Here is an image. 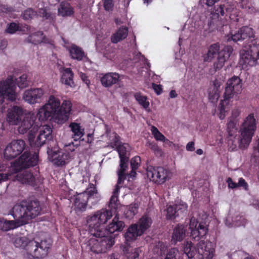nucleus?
<instances>
[{
    "instance_id": "f257e3e1",
    "label": "nucleus",
    "mask_w": 259,
    "mask_h": 259,
    "mask_svg": "<svg viewBox=\"0 0 259 259\" xmlns=\"http://www.w3.org/2000/svg\"><path fill=\"white\" fill-rule=\"evenodd\" d=\"M29 131L28 140L32 147L39 148L53 139L52 129L49 125L39 126L35 121L34 114H26L18 127L20 134H24Z\"/></svg>"
},
{
    "instance_id": "f03ea898",
    "label": "nucleus",
    "mask_w": 259,
    "mask_h": 259,
    "mask_svg": "<svg viewBox=\"0 0 259 259\" xmlns=\"http://www.w3.org/2000/svg\"><path fill=\"white\" fill-rule=\"evenodd\" d=\"M71 109V103L69 101H64L61 106L58 98L54 96H50L48 102L40 108L36 115L35 120L45 121L50 117L58 120V122L63 123L68 120Z\"/></svg>"
},
{
    "instance_id": "7ed1b4c3",
    "label": "nucleus",
    "mask_w": 259,
    "mask_h": 259,
    "mask_svg": "<svg viewBox=\"0 0 259 259\" xmlns=\"http://www.w3.org/2000/svg\"><path fill=\"white\" fill-rule=\"evenodd\" d=\"M41 207L39 201L35 200L23 201L15 205L10 211L14 218H19L23 225L40 214Z\"/></svg>"
},
{
    "instance_id": "20e7f679",
    "label": "nucleus",
    "mask_w": 259,
    "mask_h": 259,
    "mask_svg": "<svg viewBox=\"0 0 259 259\" xmlns=\"http://www.w3.org/2000/svg\"><path fill=\"white\" fill-rule=\"evenodd\" d=\"M26 74H23L14 80L13 76H9L6 80L0 81V105H3L6 99L15 101L17 98L15 92L16 83L19 88L23 89L28 85Z\"/></svg>"
},
{
    "instance_id": "39448f33",
    "label": "nucleus",
    "mask_w": 259,
    "mask_h": 259,
    "mask_svg": "<svg viewBox=\"0 0 259 259\" xmlns=\"http://www.w3.org/2000/svg\"><path fill=\"white\" fill-rule=\"evenodd\" d=\"M256 121L253 114L248 115L240 127V135L237 138L238 146L245 149L249 146L256 130Z\"/></svg>"
},
{
    "instance_id": "423d86ee",
    "label": "nucleus",
    "mask_w": 259,
    "mask_h": 259,
    "mask_svg": "<svg viewBox=\"0 0 259 259\" xmlns=\"http://www.w3.org/2000/svg\"><path fill=\"white\" fill-rule=\"evenodd\" d=\"M184 252L189 258L193 257L197 252L199 259H212L214 249L211 247L210 243L201 240L197 244V250H195L192 243L188 241L184 244Z\"/></svg>"
},
{
    "instance_id": "0eeeda50",
    "label": "nucleus",
    "mask_w": 259,
    "mask_h": 259,
    "mask_svg": "<svg viewBox=\"0 0 259 259\" xmlns=\"http://www.w3.org/2000/svg\"><path fill=\"white\" fill-rule=\"evenodd\" d=\"M239 65L243 69L255 66L259 59V42L257 46L255 43L243 47L240 53Z\"/></svg>"
},
{
    "instance_id": "6e6552de",
    "label": "nucleus",
    "mask_w": 259,
    "mask_h": 259,
    "mask_svg": "<svg viewBox=\"0 0 259 259\" xmlns=\"http://www.w3.org/2000/svg\"><path fill=\"white\" fill-rule=\"evenodd\" d=\"M51 246L50 239H45L40 242L31 239L27 246V253L33 258L42 259L48 255Z\"/></svg>"
},
{
    "instance_id": "1a4fd4ad",
    "label": "nucleus",
    "mask_w": 259,
    "mask_h": 259,
    "mask_svg": "<svg viewBox=\"0 0 259 259\" xmlns=\"http://www.w3.org/2000/svg\"><path fill=\"white\" fill-rule=\"evenodd\" d=\"M151 218L148 214L143 215L137 224L132 225L125 234V238L127 241L135 240L141 236L146 230L150 227L152 223Z\"/></svg>"
},
{
    "instance_id": "9d476101",
    "label": "nucleus",
    "mask_w": 259,
    "mask_h": 259,
    "mask_svg": "<svg viewBox=\"0 0 259 259\" xmlns=\"http://www.w3.org/2000/svg\"><path fill=\"white\" fill-rule=\"evenodd\" d=\"M91 235L99 238L100 245L97 247V251H102L105 252L108 249L112 246L114 242V237L111 234H108L107 229H103L100 230H92Z\"/></svg>"
},
{
    "instance_id": "9b49d317",
    "label": "nucleus",
    "mask_w": 259,
    "mask_h": 259,
    "mask_svg": "<svg viewBox=\"0 0 259 259\" xmlns=\"http://www.w3.org/2000/svg\"><path fill=\"white\" fill-rule=\"evenodd\" d=\"M171 173L167 169L162 167H154L148 166L147 168V176L152 181L163 184L171 177Z\"/></svg>"
},
{
    "instance_id": "f8f14e48",
    "label": "nucleus",
    "mask_w": 259,
    "mask_h": 259,
    "mask_svg": "<svg viewBox=\"0 0 259 259\" xmlns=\"http://www.w3.org/2000/svg\"><path fill=\"white\" fill-rule=\"evenodd\" d=\"M228 40H232L235 42L239 40H246L249 45H252L255 43V45L257 46L259 42V39H254V33L252 28L245 26L240 28L237 32L228 35Z\"/></svg>"
},
{
    "instance_id": "ddd939ff",
    "label": "nucleus",
    "mask_w": 259,
    "mask_h": 259,
    "mask_svg": "<svg viewBox=\"0 0 259 259\" xmlns=\"http://www.w3.org/2000/svg\"><path fill=\"white\" fill-rule=\"evenodd\" d=\"M99 199L100 197L94 185H90L85 191L82 192V211L91 208Z\"/></svg>"
},
{
    "instance_id": "4468645a",
    "label": "nucleus",
    "mask_w": 259,
    "mask_h": 259,
    "mask_svg": "<svg viewBox=\"0 0 259 259\" xmlns=\"http://www.w3.org/2000/svg\"><path fill=\"white\" fill-rule=\"evenodd\" d=\"M242 83L241 80L238 76H233L226 83L224 93L225 100H230L237 97L242 91Z\"/></svg>"
},
{
    "instance_id": "2eb2a0df",
    "label": "nucleus",
    "mask_w": 259,
    "mask_h": 259,
    "mask_svg": "<svg viewBox=\"0 0 259 259\" xmlns=\"http://www.w3.org/2000/svg\"><path fill=\"white\" fill-rule=\"evenodd\" d=\"M26 144L23 140H13L5 148L4 157L10 160L19 155L25 149Z\"/></svg>"
},
{
    "instance_id": "dca6fc26",
    "label": "nucleus",
    "mask_w": 259,
    "mask_h": 259,
    "mask_svg": "<svg viewBox=\"0 0 259 259\" xmlns=\"http://www.w3.org/2000/svg\"><path fill=\"white\" fill-rule=\"evenodd\" d=\"M194 217L190 220L189 229L191 230L190 236L194 239L198 240L200 237L205 236L208 232V224L206 222H200Z\"/></svg>"
},
{
    "instance_id": "f3484780",
    "label": "nucleus",
    "mask_w": 259,
    "mask_h": 259,
    "mask_svg": "<svg viewBox=\"0 0 259 259\" xmlns=\"http://www.w3.org/2000/svg\"><path fill=\"white\" fill-rule=\"evenodd\" d=\"M48 158L55 165L60 166L65 165L70 159L68 152L62 150H55L48 148L47 151Z\"/></svg>"
},
{
    "instance_id": "a211bd4d",
    "label": "nucleus",
    "mask_w": 259,
    "mask_h": 259,
    "mask_svg": "<svg viewBox=\"0 0 259 259\" xmlns=\"http://www.w3.org/2000/svg\"><path fill=\"white\" fill-rule=\"evenodd\" d=\"M127 144H120L116 147L119 157L120 160V169L118 171V184H120L121 181L124 179V171L126 170L127 168V163L128 161V157L126 156V152L128 148Z\"/></svg>"
},
{
    "instance_id": "6ab92c4d",
    "label": "nucleus",
    "mask_w": 259,
    "mask_h": 259,
    "mask_svg": "<svg viewBox=\"0 0 259 259\" xmlns=\"http://www.w3.org/2000/svg\"><path fill=\"white\" fill-rule=\"evenodd\" d=\"M38 160V155L36 153L31 155L25 151L18 159L17 162L20 170L35 166Z\"/></svg>"
},
{
    "instance_id": "aec40b11",
    "label": "nucleus",
    "mask_w": 259,
    "mask_h": 259,
    "mask_svg": "<svg viewBox=\"0 0 259 259\" xmlns=\"http://www.w3.org/2000/svg\"><path fill=\"white\" fill-rule=\"evenodd\" d=\"M231 46H227L224 47L218 54V56L213 60V68L214 71L220 70L224 66L226 61L229 59L233 52Z\"/></svg>"
},
{
    "instance_id": "412c9836",
    "label": "nucleus",
    "mask_w": 259,
    "mask_h": 259,
    "mask_svg": "<svg viewBox=\"0 0 259 259\" xmlns=\"http://www.w3.org/2000/svg\"><path fill=\"white\" fill-rule=\"evenodd\" d=\"M44 94V91L41 88H33L25 91L23 95L24 100L30 104L38 103Z\"/></svg>"
},
{
    "instance_id": "4be33fe9",
    "label": "nucleus",
    "mask_w": 259,
    "mask_h": 259,
    "mask_svg": "<svg viewBox=\"0 0 259 259\" xmlns=\"http://www.w3.org/2000/svg\"><path fill=\"white\" fill-rule=\"evenodd\" d=\"M23 111L21 107L14 106L8 110L7 120L10 124H18L23 115Z\"/></svg>"
},
{
    "instance_id": "5701e85b",
    "label": "nucleus",
    "mask_w": 259,
    "mask_h": 259,
    "mask_svg": "<svg viewBox=\"0 0 259 259\" xmlns=\"http://www.w3.org/2000/svg\"><path fill=\"white\" fill-rule=\"evenodd\" d=\"M208 90V99L212 103L217 102L220 97V88L221 82L217 79L212 81Z\"/></svg>"
},
{
    "instance_id": "b1692460",
    "label": "nucleus",
    "mask_w": 259,
    "mask_h": 259,
    "mask_svg": "<svg viewBox=\"0 0 259 259\" xmlns=\"http://www.w3.org/2000/svg\"><path fill=\"white\" fill-rule=\"evenodd\" d=\"M15 220H7L4 218L0 219V230L8 231L23 226L19 218H14Z\"/></svg>"
},
{
    "instance_id": "393cba45",
    "label": "nucleus",
    "mask_w": 259,
    "mask_h": 259,
    "mask_svg": "<svg viewBox=\"0 0 259 259\" xmlns=\"http://www.w3.org/2000/svg\"><path fill=\"white\" fill-rule=\"evenodd\" d=\"M64 47L68 51L70 56L73 59L81 60V48L74 44H71L68 40L62 38Z\"/></svg>"
},
{
    "instance_id": "a878e982",
    "label": "nucleus",
    "mask_w": 259,
    "mask_h": 259,
    "mask_svg": "<svg viewBox=\"0 0 259 259\" xmlns=\"http://www.w3.org/2000/svg\"><path fill=\"white\" fill-rule=\"evenodd\" d=\"M120 75L117 73H108L101 78L102 84L105 87H109L116 83L119 80Z\"/></svg>"
},
{
    "instance_id": "bb28decb",
    "label": "nucleus",
    "mask_w": 259,
    "mask_h": 259,
    "mask_svg": "<svg viewBox=\"0 0 259 259\" xmlns=\"http://www.w3.org/2000/svg\"><path fill=\"white\" fill-rule=\"evenodd\" d=\"M73 78V73L71 68H64L62 71V76L60 79L61 82L67 87H72L74 85Z\"/></svg>"
},
{
    "instance_id": "cd10ccee",
    "label": "nucleus",
    "mask_w": 259,
    "mask_h": 259,
    "mask_svg": "<svg viewBox=\"0 0 259 259\" xmlns=\"http://www.w3.org/2000/svg\"><path fill=\"white\" fill-rule=\"evenodd\" d=\"M124 223L119 220L117 216H115L112 221V222L109 225L107 232L108 234L112 235L115 232H120L124 228Z\"/></svg>"
},
{
    "instance_id": "c85d7f7f",
    "label": "nucleus",
    "mask_w": 259,
    "mask_h": 259,
    "mask_svg": "<svg viewBox=\"0 0 259 259\" xmlns=\"http://www.w3.org/2000/svg\"><path fill=\"white\" fill-rule=\"evenodd\" d=\"M220 45L218 43L210 46L207 53L204 56L205 62H211L218 56L220 53Z\"/></svg>"
},
{
    "instance_id": "c756f323",
    "label": "nucleus",
    "mask_w": 259,
    "mask_h": 259,
    "mask_svg": "<svg viewBox=\"0 0 259 259\" xmlns=\"http://www.w3.org/2000/svg\"><path fill=\"white\" fill-rule=\"evenodd\" d=\"M98 219L95 213L93 215L89 216L87 218V223L89 227V233L91 234L92 230H100L105 229L101 226Z\"/></svg>"
},
{
    "instance_id": "7c9ffc66",
    "label": "nucleus",
    "mask_w": 259,
    "mask_h": 259,
    "mask_svg": "<svg viewBox=\"0 0 259 259\" xmlns=\"http://www.w3.org/2000/svg\"><path fill=\"white\" fill-rule=\"evenodd\" d=\"M91 236L92 237L90 238L89 240L87 242L84 243L86 249L96 253H102V251H96L97 247L100 246V241L98 240L99 238H97L91 235Z\"/></svg>"
},
{
    "instance_id": "2f4dec72",
    "label": "nucleus",
    "mask_w": 259,
    "mask_h": 259,
    "mask_svg": "<svg viewBox=\"0 0 259 259\" xmlns=\"http://www.w3.org/2000/svg\"><path fill=\"white\" fill-rule=\"evenodd\" d=\"M45 38V35L42 31H38L29 35L26 41L34 45H37L42 42Z\"/></svg>"
},
{
    "instance_id": "473e14b6",
    "label": "nucleus",
    "mask_w": 259,
    "mask_h": 259,
    "mask_svg": "<svg viewBox=\"0 0 259 259\" xmlns=\"http://www.w3.org/2000/svg\"><path fill=\"white\" fill-rule=\"evenodd\" d=\"M186 230L185 227L182 226H178L175 228L172 236V241L175 244L178 241H182L185 236Z\"/></svg>"
},
{
    "instance_id": "72a5a7b5",
    "label": "nucleus",
    "mask_w": 259,
    "mask_h": 259,
    "mask_svg": "<svg viewBox=\"0 0 259 259\" xmlns=\"http://www.w3.org/2000/svg\"><path fill=\"white\" fill-rule=\"evenodd\" d=\"M95 213L101 225L105 224L112 217V213L111 210L104 209L98 210Z\"/></svg>"
},
{
    "instance_id": "f704fd0d",
    "label": "nucleus",
    "mask_w": 259,
    "mask_h": 259,
    "mask_svg": "<svg viewBox=\"0 0 259 259\" xmlns=\"http://www.w3.org/2000/svg\"><path fill=\"white\" fill-rule=\"evenodd\" d=\"M128 34V29L126 27H121L111 37V40L113 43L116 44L125 38Z\"/></svg>"
},
{
    "instance_id": "c9c22d12",
    "label": "nucleus",
    "mask_w": 259,
    "mask_h": 259,
    "mask_svg": "<svg viewBox=\"0 0 259 259\" xmlns=\"http://www.w3.org/2000/svg\"><path fill=\"white\" fill-rule=\"evenodd\" d=\"M74 13L73 8L66 2H62L58 9V14L63 17L70 16Z\"/></svg>"
},
{
    "instance_id": "e433bc0d",
    "label": "nucleus",
    "mask_w": 259,
    "mask_h": 259,
    "mask_svg": "<svg viewBox=\"0 0 259 259\" xmlns=\"http://www.w3.org/2000/svg\"><path fill=\"white\" fill-rule=\"evenodd\" d=\"M237 120L230 118L227 123V132L230 138H235L238 131Z\"/></svg>"
},
{
    "instance_id": "4c0bfd02",
    "label": "nucleus",
    "mask_w": 259,
    "mask_h": 259,
    "mask_svg": "<svg viewBox=\"0 0 259 259\" xmlns=\"http://www.w3.org/2000/svg\"><path fill=\"white\" fill-rule=\"evenodd\" d=\"M18 178L22 183L28 184L29 185L34 184L35 181V177L32 173L28 171H24L19 176Z\"/></svg>"
},
{
    "instance_id": "58836bf2",
    "label": "nucleus",
    "mask_w": 259,
    "mask_h": 259,
    "mask_svg": "<svg viewBox=\"0 0 259 259\" xmlns=\"http://www.w3.org/2000/svg\"><path fill=\"white\" fill-rule=\"evenodd\" d=\"M31 240L24 236H17L14 240V245L16 247H22L27 251V246Z\"/></svg>"
},
{
    "instance_id": "ea45409f",
    "label": "nucleus",
    "mask_w": 259,
    "mask_h": 259,
    "mask_svg": "<svg viewBox=\"0 0 259 259\" xmlns=\"http://www.w3.org/2000/svg\"><path fill=\"white\" fill-rule=\"evenodd\" d=\"M120 184H118V181H117V183L116 185L115 188L113 192V195L111 197L109 203V207L111 209L116 208L117 206V200H118V193L119 190L120 188L119 186Z\"/></svg>"
},
{
    "instance_id": "a19ab883",
    "label": "nucleus",
    "mask_w": 259,
    "mask_h": 259,
    "mask_svg": "<svg viewBox=\"0 0 259 259\" xmlns=\"http://www.w3.org/2000/svg\"><path fill=\"white\" fill-rule=\"evenodd\" d=\"M224 11L222 6L215 7L213 10H211L210 14V18L212 19V22L209 23L210 25L211 23H214L213 20H215L219 19L220 16H223L224 15Z\"/></svg>"
},
{
    "instance_id": "79ce46f5",
    "label": "nucleus",
    "mask_w": 259,
    "mask_h": 259,
    "mask_svg": "<svg viewBox=\"0 0 259 259\" xmlns=\"http://www.w3.org/2000/svg\"><path fill=\"white\" fill-rule=\"evenodd\" d=\"M241 6L250 14L258 12V9L255 8L252 3V0H241Z\"/></svg>"
},
{
    "instance_id": "37998d69",
    "label": "nucleus",
    "mask_w": 259,
    "mask_h": 259,
    "mask_svg": "<svg viewBox=\"0 0 259 259\" xmlns=\"http://www.w3.org/2000/svg\"><path fill=\"white\" fill-rule=\"evenodd\" d=\"M107 136L109 137V146L112 148H116L120 144L119 137L116 133H107Z\"/></svg>"
},
{
    "instance_id": "c03bdc74",
    "label": "nucleus",
    "mask_w": 259,
    "mask_h": 259,
    "mask_svg": "<svg viewBox=\"0 0 259 259\" xmlns=\"http://www.w3.org/2000/svg\"><path fill=\"white\" fill-rule=\"evenodd\" d=\"M138 206L136 204H131L128 206L125 210L126 218L131 219L138 212Z\"/></svg>"
},
{
    "instance_id": "a18cd8bd",
    "label": "nucleus",
    "mask_w": 259,
    "mask_h": 259,
    "mask_svg": "<svg viewBox=\"0 0 259 259\" xmlns=\"http://www.w3.org/2000/svg\"><path fill=\"white\" fill-rule=\"evenodd\" d=\"M135 98L136 101L140 105L143 107L144 108L147 109L149 106V103L147 101V97L142 95L140 93H137L135 94Z\"/></svg>"
},
{
    "instance_id": "49530a36",
    "label": "nucleus",
    "mask_w": 259,
    "mask_h": 259,
    "mask_svg": "<svg viewBox=\"0 0 259 259\" xmlns=\"http://www.w3.org/2000/svg\"><path fill=\"white\" fill-rule=\"evenodd\" d=\"M178 215V211L176 205H169L167 208L166 218L168 219H174Z\"/></svg>"
},
{
    "instance_id": "de8ad7c7",
    "label": "nucleus",
    "mask_w": 259,
    "mask_h": 259,
    "mask_svg": "<svg viewBox=\"0 0 259 259\" xmlns=\"http://www.w3.org/2000/svg\"><path fill=\"white\" fill-rule=\"evenodd\" d=\"M180 254L177 248H172L168 251L164 259H179Z\"/></svg>"
},
{
    "instance_id": "09e8293b",
    "label": "nucleus",
    "mask_w": 259,
    "mask_h": 259,
    "mask_svg": "<svg viewBox=\"0 0 259 259\" xmlns=\"http://www.w3.org/2000/svg\"><path fill=\"white\" fill-rule=\"evenodd\" d=\"M73 138L74 139V142H72L71 143H69L67 146L68 150L71 152L74 151L75 148H77L81 144V139H78V137L74 136Z\"/></svg>"
},
{
    "instance_id": "8fccbe9b",
    "label": "nucleus",
    "mask_w": 259,
    "mask_h": 259,
    "mask_svg": "<svg viewBox=\"0 0 259 259\" xmlns=\"http://www.w3.org/2000/svg\"><path fill=\"white\" fill-rule=\"evenodd\" d=\"M69 126L74 134V136L78 137V139H81V128L79 124L71 123Z\"/></svg>"
},
{
    "instance_id": "3c124183",
    "label": "nucleus",
    "mask_w": 259,
    "mask_h": 259,
    "mask_svg": "<svg viewBox=\"0 0 259 259\" xmlns=\"http://www.w3.org/2000/svg\"><path fill=\"white\" fill-rule=\"evenodd\" d=\"M175 205L177 211H178V215L180 214H186L188 205L186 203L182 202L176 204Z\"/></svg>"
},
{
    "instance_id": "603ef678",
    "label": "nucleus",
    "mask_w": 259,
    "mask_h": 259,
    "mask_svg": "<svg viewBox=\"0 0 259 259\" xmlns=\"http://www.w3.org/2000/svg\"><path fill=\"white\" fill-rule=\"evenodd\" d=\"M19 24H17L15 22H12L7 25V28L6 29V32L9 34H14L16 33L18 29Z\"/></svg>"
},
{
    "instance_id": "864d4df0",
    "label": "nucleus",
    "mask_w": 259,
    "mask_h": 259,
    "mask_svg": "<svg viewBox=\"0 0 259 259\" xmlns=\"http://www.w3.org/2000/svg\"><path fill=\"white\" fill-rule=\"evenodd\" d=\"M36 15V12L31 8L25 10L23 13V19L25 20H28L32 19Z\"/></svg>"
},
{
    "instance_id": "5fc2aeb1",
    "label": "nucleus",
    "mask_w": 259,
    "mask_h": 259,
    "mask_svg": "<svg viewBox=\"0 0 259 259\" xmlns=\"http://www.w3.org/2000/svg\"><path fill=\"white\" fill-rule=\"evenodd\" d=\"M151 131L152 134L156 140L160 141H165V137L161 133L159 132L156 127L152 126Z\"/></svg>"
},
{
    "instance_id": "6e6d98bb",
    "label": "nucleus",
    "mask_w": 259,
    "mask_h": 259,
    "mask_svg": "<svg viewBox=\"0 0 259 259\" xmlns=\"http://www.w3.org/2000/svg\"><path fill=\"white\" fill-rule=\"evenodd\" d=\"M141 162V158L139 156H135L131 160V166L133 170L136 169Z\"/></svg>"
},
{
    "instance_id": "4d7b16f0",
    "label": "nucleus",
    "mask_w": 259,
    "mask_h": 259,
    "mask_svg": "<svg viewBox=\"0 0 259 259\" xmlns=\"http://www.w3.org/2000/svg\"><path fill=\"white\" fill-rule=\"evenodd\" d=\"M104 1V8L105 10L109 11L112 10L113 4L112 0H103Z\"/></svg>"
},
{
    "instance_id": "13d9d810",
    "label": "nucleus",
    "mask_w": 259,
    "mask_h": 259,
    "mask_svg": "<svg viewBox=\"0 0 259 259\" xmlns=\"http://www.w3.org/2000/svg\"><path fill=\"white\" fill-rule=\"evenodd\" d=\"M156 247L159 249V251H157V253L162 255V253H164L166 250V246L162 242H159L156 245Z\"/></svg>"
},
{
    "instance_id": "bf43d9fd",
    "label": "nucleus",
    "mask_w": 259,
    "mask_h": 259,
    "mask_svg": "<svg viewBox=\"0 0 259 259\" xmlns=\"http://www.w3.org/2000/svg\"><path fill=\"white\" fill-rule=\"evenodd\" d=\"M93 130L91 131V132L87 133V137L86 138H82V141H85V142L87 143H90L92 142L93 138Z\"/></svg>"
},
{
    "instance_id": "052dcab7",
    "label": "nucleus",
    "mask_w": 259,
    "mask_h": 259,
    "mask_svg": "<svg viewBox=\"0 0 259 259\" xmlns=\"http://www.w3.org/2000/svg\"><path fill=\"white\" fill-rule=\"evenodd\" d=\"M30 29V27L26 24H19V28L18 31L22 32L23 33H25Z\"/></svg>"
},
{
    "instance_id": "680f3d73",
    "label": "nucleus",
    "mask_w": 259,
    "mask_h": 259,
    "mask_svg": "<svg viewBox=\"0 0 259 259\" xmlns=\"http://www.w3.org/2000/svg\"><path fill=\"white\" fill-rule=\"evenodd\" d=\"M227 183H228V187L230 188L235 189V188L238 187V183L233 182V181L231 178H228V179L227 180Z\"/></svg>"
},
{
    "instance_id": "e2e57ef3",
    "label": "nucleus",
    "mask_w": 259,
    "mask_h": 259,
    "mask_svg": "<svg viewBox=\"0 0 259 259\" xmlns=\"http://www.w3.org/2000/svg\"><path fill=\"white\" fill-rule=\"evenodd\" d=\"M152 88L157 95H160L162 92V86L161 85H157L154 83L152 84Z\"/></svg>"
},
{
    "instance_id": "0e129e2a",
    "label": "nucleus",
    "mask_w": 259,
    "mask_h": 259,
    "mask_svg": "<svg viewBox=\"0 0 259 259\" xmlns=\"http://www.w3.org/2000/svg\"><path fill=\"white\" fill-rule=\"evenodd\" d=\"M238 186L242 187H243L245 190L247 189L248 185L247 183L245 182V180L243 178H241L239 179L238 183Z\"/></svg>"
},
{
    "instance_id": "69168bd1",
    "label": "nucleus",
    "mask_w": 259,
    "mask_h": 259,
    "mask_svg": "<svg viewBox=\"0 0 259 259\" xmlns=\"http://www.w3.org/2000/svg\"><path fill=\"white\" fill-rule=\"evenodd\" d=\"M150 148L154 151L156 153L159 154L160 155L161 154L162 151L161 149H160L157 145H156L155 144H149Z\"/></svg>"
},
{
    "instance_id": "338daca9",
    "label": "nucleus",
    "mask_w": 259,
    "mask_h": 259,
    "mask_svg": "<svg viewBox=\"0 0 259 259\" xmlns=\"http://www.w3.org/2000/svg\"><path fill=\"white\" fill-rule=\"evenodd\" d=\"M74 205L75 207V210L76 212H79L81 210V202L79 201V199L76 198L74 202Z\"/></svg>"
},
{
    "instance_id": "774afa93",
    "label": "nucleus",
    "mask_w": 259,
    "mask_h": 259,
    "mask_svg": "<svg viewBox=\"0 0 259 259\" xmlns=\"http://www.w3.org/2000/svg\"><path fill=\"white\" fill-rule=\"evenodd\" d=\"M10 176L11 175L9 173L0 174V183L7 181Z\"/></svg>"
}]
</instances>
